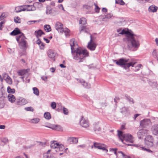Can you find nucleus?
<instances>
[{"label":"nucleus","mask_w":158,"mask_h":158,"mask_svg":"<svg viewBox=\"0 0 158 158\" xmlns=\"http://www.w3.org/2000/svg\"><path fill=\"white\" fill-rule=\"evenodd\" d=\"M5 102L3 97H0V108H3L4 106Z\"/></svg>","instance_id":"72a5a7b5"},{"label":"nucleus","mask_w":158,"mask_h":158,"mask_svg":"<svg viewBox=\"0 0 158 158\" xmlns=\"http://www.w3.org/2000/svg\"><path fill=\"white\" fill-rule=\"evenodd\" d=\"M2 142L6 144L8 143V140L7 138H4L2 139Z\"/></svg>","instance_id":"603ef678"},{"label":"nucleus","mask_w":158,"mask_h":158,"mask_svg":"<svg viewBox=\"0 0 158 158\" xmlns=\"http://www.w3.org/2000/svg\"><path fill=\"white\" fill-rule=\"evenodd\" d=\"M118 135L119 139L123 143L128 146L134 145L133 144H127L124 142L125 141L127 142L133 143L134 141V138L131 135L129 134H123L122 131H118Z\"/></svg>","instance_id":"20e7f679"},{"label":"nucleus","mask_w":158,"mask_h":158,"mask_svg":"<svg viewBox=\"0 0 158 158\" xmlns=\"http://www.w3.org/2000/svg\"><path fill=\"white\" fill-rule=\"evenodd\" d=\"M151 124V122L149 119H144L140 122V126L142 127H147Z\"/></svg>","instance_id":"9d476101"},{"label":"nucleus","mask_w":158,"mask_h":158,"mask_svg":"<svg viewBox=\"0 0 158 158\" xmlns=\"http://www.w3.org/2000/svg\"><path fill=\"white\" fill-rule=\"evenodd\" d=\"M33 6L35 8V10L36 8H39L41 7L42 6V5L40 2H35L34 3Z\"/></svg>","instance_id":"c9c22d12"},{"label":"nucleus","mask_w":158,"mask_h":158,"mask_svg":"<svg viewBox=\"0 0 158 158\" xmlns=\"http://www.w3.org/2000/svg\"><path fill=\"white\" fill-rule=\"evenodd\" d=\"M48 54L49 57L54 60L56 56V53L53 51L49 50L48 51Z\"/></svg>","instance_id":"b1692460"},{"label":"nucleus","mask_w":158,"mask_h":158,"mask_svg":"<svg viewBox=\"0 0 158 158\" xmlns=\"http://www.w3.org/2000/svg\"><path fill=\"white\" fill-rule=\"evenodd\" d=\"M157 9L158 7L153 5L150 6L148 8L149 11L152 12H156Z\"/></svg>","instance_id":"bb28decb"},{"label":"nucleus","mask_w":158,"mask_h":158,"mask_svg":"<svg viewBox=\"0 0 158 158\" xmlns=\"http://www.w3.org/2000/svg\"><path fill=\"white\" fill-rule=\"evenodd\" d=\"M128 35V46L129 48L131 50L133 48H138L140 45L139 41L138 40L140 38V36L134 34L132 32H129Z\"/></svg>","instance_id":"f03ea898"},{"label":"nucleus","mask_w":158,"mask_h":158,"mask_svg":"<svg viewBox=\"0 0 158 158\" xmlns=\"http://www.w3.org/2000/svg\"><path fill=\"white\" fill-rule=\"evenodd\" d=\"M32 89L33 91V93L37 96H39V92L38 89L36 87H33Z\"/></svg>","instance_id":"a19ab883"},{"label":"nucleus","mask_w":158,"mask_h":158,"mask_svg":"<svg viewBox=\"0 0 158 158\" xmlns=\"http://www.w3.org/2000/svg\"><path fill=\"white\" fill-rule=\"evenodd\" d=\"M25 7L22 6H17L15 8V11L16 13H19L23 11H25Z\"/></svg>","instance_id":"c85d7f7f"},{"label":"nucleus","mask_w":158,"mask_h":158,"mask_svg":"<svg viewBox=\"0 0 158 158\" xmlns=\"http://www.w3.org/2000/svg\"><path fill=\"white\" fill-rule=\"evenodd\" d=\"M50 151L49 150L47 152L44 154V158H56L53 155L50 154Z\"/></svg>","instance_id":"412c9836"},{"label":"nucleus","mask_w":158,"mask_h":158,"mask_svg":"<svg viewBox=\"0 0 158 158\" xmlns=\"http://www.w3.org/2000/svg\"><path fill=\"white\" fill-rule=\"evenodd\" d=\"M142 66V65L141 64H139L137 66L135 67V71H139L140 68H141V67Z\"/></svg>","instance_id":"3c124183"},{"label":"nucleus","mask_w":158,"mask_h":158,"mask_svg":"<svg viewBox=\"0 0 158 158\" xmlns=\"http://www.w3.org/2000/svg\"><path fill=\"white\" fill-rule=\"evenodd\" d=\"M153 141L152 137L151 135H148L145 138V144L148 146L150 147L152 146L153 144Z\"/></svg>","instance_id":"4468645a"},{"label":"nucleus","mask_w":158,"mask_h":158,"mask_svg":"<svg viewBox=\"0 0 158 158\" xmlns=\"http://www.w3.org/2000/svg\"><path fill=\"white\" fill-rule=\"evenodd\" d=\"M59 8L60 9L63 10H64L63 6L62 4H60L58 6Z\"/></svg>","instance_id":"0e129e2a"},{"label":"nucleus","mask_w":158,"mask_h":158,"mask_svg":"<svg viewBox=\"0 0 158 158\" xmlns=\"http://www.w3.org/2000/svg\"><path fill=\"white\" fill-rule=\"evenodd\" d=\"M127 32L126 31L124 30H121V32L119 33L120 34H127Z\"/></svg>","instance_id":"bf43d9fd"},{"label":"nucleus","mask_w":158,"mask_h":158,"mask_svg":"<svg viewBox=\"0 0 158 158\" xmlns=\"http://www.w3.org/2000/svg\"><path fill=\"white\" fill-rule=\"evenodd\" d=\"M94 4L93 2H90L87 4H85L83 6L84 9H86L89 10H91L93 9V7Z\"/></svg>","instance_id":"2eb2a0df"},{"label":"nucleus","mask_w":158,"mask_h":158,"mask_svg":"<svg viewBox=\"0 0 158 158\" xmlns=\"http://www.w3.org/2000/svg\"><path fill=\"white\" fill-rule=\"evenodd\" d=\"M45 30L47 32H48L51 31V28L49 25H45L44 26Z\"/></svg>","instance_id":"58836bf2"},{"label":"nucleus","mask_w":158,"mask_h":158,"mask_svg":"<svg viewBox=\"0 0 158 158\" xmlns=\"http://www.w3.org/2000/svg\"><path fill=\"white\" fill-rule=\"evenodd\" d=\"M115 3L121 5H124L125 3L123 0H115Z\"/></svg>","instance_id":"79ce46f5"},{"label":"nucleus","mask_w":158,"mask_h":158,"mask_svg":"<svg viewBox=\"0 0 158 158\" xmlns=\"http://www.w3.org/2000/svg\"><path fill=\"white\" fill-rule=\"evenodd\" d=\"M113 16V15L112 14L109 13H107L106 15H101L99 16V18L100 19H102V21H107L106 19H110Z\"/></svg>","instance_id":"dca6fc26"},{"label":"nucleus","mask_w":158,"mask_h":158,"mask_svg":"<svg viewBox=\"0 0 158 158\" xmlns=\"http://www.w3.org/2000/svg\"><path fill=\"white\" fill-rule=\"evenodd\" d=\"M149 131L145 129H141L139 130L137 133L138 137L139 139L142 138L143 136L148 134Z\"/></svg>","instance_id":"f8f14e48"},{"label":"nucleus","mask_w":158,"mask_h":158,"mask_svg":"<svg viewBox=\"0 0 158 158\" xmlns=\"http://www.w3.org/2000/svg\"><path fill=\"white\" fill-rule=\"evenodd\" d=\"M7 91L9 93L14 94L15 92V89H11L10 87L8 86L7 88Z\"/></svg>","instance_id":"ea45409f"},{"label":"nucleus","mask_w":158,"mask_h":158,"mask_svg":"<svg viewBox=\"0 0 158 158\" xmlns=\"http://www.w3.org/2000/svg\"><path fill=\"white\" fill-rule=\"evenodd\" d=\"M67 141L70 144L77 143L78 142V139L76 138L69 137L68 138Z\"/></svg>","instance_id":"a211bd4d"},{"label":"nucleus","mask_w":158,"mask_h":158,"mask_svg":"<svg viewBox=\"0 0 158 158\" xmlns=\"http://www.w3.org/2000/svg\"><path fill=\"white\" fill-rule=\"evenodd\" d=\"M36 21H29L27 22V24H28L30 25L31 24H32L35 23V22H36Z\"/></svg>","instance_id":"052dcab7"},{"label":"nucleus","mask_w":158,"mask_h":158,"mask_svg":"<svg viewBox=\"0 0 158 158\" xmlns=\"http://www.w3.org/2000/svg\"><path fill=\"white\" fill-rule=\"evenodd\" d=\"M139 2L143 3L145 2H150L152 0H137Z\"/></svg>","instance_id":"4d7b16f0"},{"label":"nucleus","mask_w":158,"mask_h":158,"mask_svg":"<svg viewBox=\"0 0 158 158\" xmlns=\"http://www.w3.org/2000/svg\"><path fill=\"white\" fill-rule=\"evenodd\" d=\"M80 124L81 126L85 128H87L89 125L88 120L85 118L83 116H82L81 119Z\"/></svg>","instance_id":"9b49d317"},{"label":"nucleus","mask_w":158,"mask_h":158,"mask_svg":"<svg viewBox=\"0 0 158 158\" xmlns=\"http://www.w3.org/2000/svg\"><path fill=\"white\" fill-rule=\"evenodd\" d=\"M50 71L52 72V73H54L55 71V69L53 68H51L50 69Z\"/></svg>","instance_id":"338daca9"},{"label":"nucleus","mask_w":158,"mask_h":158,"mask_svg":"<svg viewBox=\"0 0 158 158\" xmlns=\"http://www.w3.org/2000/svg\"><path fill=\"white\" fill-rule=\"evenodd\" d=\"M117 157L118 158H130V156L126 155L121 151L118 152Z\"/></svg>","instance_id":"5701e85b"},{"label":"nucleus","mask_w":158,"mask_h":158,"mask_svg":"<svg viewBox=\"0 0 158 158\" xmlns=\"http://www.w3.org/2000/svg\"><path fill=\"white\" fill-rule=\"evenodd\" d=\"M102 11L104 12H107V10L106 8H103L102 9Z\"/></svg>","instance_id":"774afa93"},{"label":"nucleus","mask_w":158,"mask_h":158,"mask_svg":"<svg viewBox=\"0 0 158 158\" xmlns=\"http://www.w3.org/2000/svg\"><path fill=\"white\" fill-rule=\"evenodd\" d=\"M63 113L64 114L67 115L69 113V111L66 108H65L64 107H63Z\"/></svg>","instance_id":"864d4df0"},{"label":"nucleus","mask_w":158,"mask_h":158,"mask_svg":"<svg viewBox=\"0 0 158 158\" xmlns=\"http://www.w3.org/2000/svg\"><path fill=\"white\" fill-rule=\"evenodd\" d=\"M16 38L20 48L23 50H26L28 47V43L24 34L21 33V34L16 36Z\"/></svg>","instance_id":"39448f33"},{"label":"nucleus","mask_w":158,"mask_h":158,"mask_svg":"<svg viewBox=\"0 0 158 158\" xmlns=\"http://www.w3.org/2000/svg\"><path fill=\"white\" fill-rule=\"evenodd\" d=\"M3 77L6 82L10 85L12 84V81L10 77L6 74L3 75Z\"/></svg>","instance_id":"6ab92c4d"},{"label":"nucleus","mask_w":158,"mask_h":158,"mask_svg":"<svg viewBox=\"0 0 158 158\" xmlns=\"http://www.w3.org/2000/svg\"><path fill=\"white\" fill-rule=\"evenodd\" d=\"M16 104L19 105H23L28 103L27 100L21 97H19L16 100Z\"/></svg>","instance_id":"ddd939ff"},{"label":"nucleus","mask_w":158,"mask_h":158,"mask_svg":"<svg viewBox=\"0 0 158 158\" xmlns=\"http://www.w3.org/2000/svg\"><path fill=\"white\" fill-rule=\"evenodd\" d=\"M87 23L86 20L84 18H82L80 19L79 20V24L85 25Z\"/></svg>","instance_id":"4c0bfd02"},{"label":"nucleus","mask_w":158,"mask_h":158,"mask_svg":"<svg viewBox=\"0 0 158 158\" xmlns=\"http://www.w3.org/2000/svg\"><path fill=\"white\" fill-rule=\"evenodd\" d=\"M70 44L73 58L78 62H82L85 58L88 56V52L86 49L80 47L76 48L77 44L75 42L74 39L70 40Z\"/></svg>","instance_id":"f257e3e1"},{"label":"nucleus","mask_w":158,"mask_h":158,"mask_svg":"<svg viewBox=\"0 0 158 158\" xmlns=\"http://www.w3.org/2000/svg\"><path fill=\"white\" fill-rule=\"evenodd\" d=\"M24 109L27 111L33 112L34 111V109L32 107H26L24 108Z\"/></svg>","instance_id":"09e8293b"},{"label":"nucleus","mask_w":158,"mask_h":158,"mask_svg":"<svg viewBox=\"0 0 158 158\" xmlns=\"http://www.w3.org/2000/svg\"><path fill=\"white\" fill-rule=\"evenodd\" d=\"M24 7H26L25 8L26 9L25 10L27 11H33L35 10V8L33 6V5H26L24 6Z\"/></svg>","instance_id":"a878e982"},{"label":"nucleus","mask_w":158,"mask_h":158,"mask_svg":"<svg viewBox=\"0 0 158 158\" xmlns=\"http://www.w3.org/2000/svg\"><path fill=\"white\" fill-rule=\"evenodd\" d=\"M39 46L41 49H43L44 48V45L43 43H42Z\"/></svg>","instance_id":"e2e57ef3"},{"label":"nucleus","mask_w":158,"mask_h":158,"mask_svg":"<svg viewBox=\"0 0 158 158\" xmlns=\"http://www.w3.org/2000/svg\"><path fill=\"white\" fill-rule=\"evenodd\" d=\"M52 127V129L53 130L59 131L62 130V127L60 125H53Z\"/></svg>","instance_id":"f704fd0d"},{"label":"nucleus","mask_w":158,"mask_h":158,"mask_svg":"<svg viewBox=\"0 0 158 158\" xmlns=\"http://www.w3.org/2000/svg\"><path fill=\"white\" fill-rule=\"evenodd\" d=\"M77 80L79 82L81 83L82 85L85 87L87 88H90V84L85 82L83 80L77 79Z\"/></svg>","instance_id":"f3484780"},{"label":"nucleus","mask_w":158,"mask_h":158,"mask_svg":"<svg viewBox=\"0 0 158 158\" xmlns=\"http://www.w3.org/2000/svg\"><path fill=\"white\" fill-rule=\"evenodd\" d=\"M44 34V32L40 29L37 31H35L34 32V34L37 38L41 36L42 35Z\"/></svg>","instance_id":"cd10ccee"},{"label":"nucleus","mask_w":158,"mask_h":158,"mask_svg":"<svg viewBox=\"0 0 158 158\" xmlns=\"http://www.w3.org/2000/svg\"><path fill=\"white\" fill-rule=\"evenodd\" d=\"M117 149L116 148L110 149V151H112L114 152V153L116 155L117 157H118V152H117Z\"/></svg>","instance_id":"49530a36"},{"label":"nucleus","mask_w":158,"mask_h":158,"mask_svg":"<svg viewBox=\"0 0 158 158\" xmlns=\"http://www.w3.org/2000/svg\"><path fill=\"white\" fill-rule=\"evenodd\" d=\"M151 130L153 134L156 135L158 134V124H155L152 127Z\"/></svg>","instance_id":"aec40b11"},{"label":"nucleus","mask_w":158,"mask_h":158,"mask_svg":"<svg viewBox=\"0 0 158 158\" xmlns=\"http://www.w3.org/2000/svg\"><path fill=\"white\" fill-rule=\"evenodd\" d=\"M149 84L152 87L158 89V84L157 83V82L150 81H149Z\"/></svg>","instance_id":"2f4dec72"},{"label":"nucleus","mask_w":158,"mask_h":158,"mask_svg":"<svg viewBox=\"0 0 158 158\" xmlns=\"http://www.w3.org/2000/svg\"><path fill=\"white\" fill-rule=\"evenodd\" d=\"M51 106L53 109H55L56 107V104L55 102H52L51 104Z\"/></svg>","instance_id":"5fc2aeb1"},{"label":"nucleus","mask_w":158,"mask_h":158,"mask_svg":"<svg viewBox=\"0 0 158 158\" xmlns=\"http://www.w3.org/2000/svg\"><path fill=\"white\" fill-rule=\"evenodd\" d=\"M14 21L16 23H20V19L19 18H17L16 19H14Z\"/></svg>","instance_id":"13d9d810"},{"label":"nucleus","mask_w":158,"mask_h":158,"mask_svg":"<svg viewBox=\"0 0 158 158\" xmlns=\"http://www.w3.org/2000/svg\"><path fill=\"white\" fill-rule=\"evenodd\" d=\"M36 43L37 44L40 45L42 42L39 39H38L36 41Z\"/></svg>","instance_id":"69168bd1"},{"label":"nucleus","mask_w":158,"mask_h":158,"mask_svg":"<svg viewBox=\"0 0 158 158\" xmlns=\"http://www.w3.org/2000/svg\"><path fill=\"white\" fill-rule=\"evenodd\" d=\"M80 32L81 33L82 32H87L88 31V29L87 27L85 26H81L79 28Z\"/></svg>","instance_id":"c756f323"},{"label":"nucleus","mask_w":158,"mask_h":158,"mask_svg":"<svg viewBox=\"0 0 158 158\" xmlns=\"http://www.w3.org/2000/svg\"><path fill=\"white\" fill-rule=\"evenodd\" d=\"M94 129L95 131H100L101 130V128L100 127L99 123H95L94 124Z\"/></svg>","instance_id":"7c9ffc66"},{"label":"nucleus","mask_w":158,"mask_h":158,"mask_svg":"<svg viewBox=\"0 0 158 158\" xmlns=\"http://www.w3.org/2000/svg\"><path fill=\"white\" fill-rule=\"evenodd\" d=\"M41 78L44 81H47L48 77L47 76H43L41 77Z\"/></svg>","instance_id":"680f3d73"},{"label":"nucleus","mask_w":158,"mask_h":158,"mask_svg":"<svg viewBox=\"0 0 158 158\" xmlns=\"http://www.w3.org/2000/svg\"><path fill=\"white\" fill-rule=\"evenodd\" d=\"M44 117L46 119H49L51 118V115L49 112H46L44 115Z\"/></svg>","instance_id":"37998d69"},{"label":"nucleus","mask_w":158,"mask_h":158,"mask_svg":"<svg viewBox=\"0 0 158 158\" xmlns=\"http://www.w3.org/2000/svg\"><path fill=\"white\" fill-rule=\"evenodd\" d=\"M56 29L60 33L63 34L64 33L66 37L69 36V33L70 31L68 28H63V24L59 22H57L55 24Z\"/></svg>","instance_id":"423d86ee"},{"label":"nucleus","mask_w":158,"mask_h":158,"mask_svg":"<svg viewBox=\"0 0 158 158\" xmlns=\"http://www.w3.org/2000/svg\"><path fill=\"white\" fill-rule=\"evenodd\" d=\"M42 126L52 129L53 125H51L50 123H45L44 125H42Z\"/></svg>","instance_id":"a18cd8bd"},{"label":"nucleus","mask_w":158,"mask_h":158,"mask_svg":"<svg viewBox=\"0 0 158 158\" xmlns=\"http://www.w3.org/2000/svg\"><path fill=\"white\" fill-rule=\"evenodd\" d=\"M129 111L128 108L124 107L121 109L120 112L123 114H125L127 113H128Z\"/></svg>","instance_id":"473e14b6"},{"label":"nucleus","mask_w":158,"mask_h":158,"mask_svg":"<svg viewBox=\"0 0 158 158\" xmlns=\"http://www.w3.org/2000/svg\"><path fill=\"white\" fill-rule=\"evenodd\" d=\"M113 61L115 62L117 65L121 66L126 70L129 69L130 66L134 67L136 63L135 62L133 61L128 63L129 62V59L124 58L120 59L118 60H113Z\"/></svg>","instance_id":"7ed1b4c3"},{"label":"nucleus","mask_w":158,"mask_h":158,"mask_svg":"<svg viewBox=\"0 0 158 158\" xmlns=\"http://www.w3.org/2000/svg\"><path fill=\"white\" fill-rule=\"evenodd\" d=\"M27 72V70H21L18 72L19 75L22 76Z\"/></svg>","instance_id":"c03bdc74"},{"label":"nucleus","mask_w":158,"mask_h":158,"mask_svg":"<svg viewBox=\"0 0 158 158\" xmlns=\"http://www.w3.org/2000/svg\"><path fill=\"white\" fill-rule=\"evenodd\" d=\"M40 121V119L39 118H35L31 119L30 122L31 123L36 124L38 123Z\"/></svg>","instance_id":"e433bc0d"},{"label":"nucleus","mask_w":158,"mask_h":158,"mask_svg":"<svg viewBox=\"0 0 158 158\" xmlns=\"http://www.w3.org/2000/svg\"><path fill=\"white\" fill-rule=\"evenodd\" d=\"M23 33L20 31L18 28H15L12 32L10 33V35H15L18 34L19 35Z\"/></svg>","instance_id":"4be33fe9"},{"label":"nucleus","mask_w":158,"mask_h":158,"mask_svg":"<svg viewBox=\"0 0 158 158\" xmlns=\"http://www.w3.org/2000/svg\"><path fill=\"white\" fill-rule=\"evenodd\" d=\"M0 16L2 18V19H3L7 17V15L5 13H2Z\"/></svg>","instance_id":"6e6d98bb"},{"label":"nucleus","mask_w":158,"mask_h":158,"mask_svg":"<svg viewBox=\"0 0 158 158\" xmlns=\"http://www.w3.org/2000/svg\"><path fill=\"white\" fill-rule=\"evenodd\" d=\"M92 148H97L99 149L105 151L106 153L108 152L106 146L104 144L98 143H94L93 145L91 146Z\"/></svg>","instance_id":"6e6552de"},{"label":"nucleus","mask_w":158,"mask_h":158,"mask_svg":"<svg viewBox=\"0 0 158 158\" xmlns=\"http://www.w3.org/2000/svg\"><path fill=\"white\" fill-rule=\"evenodd\" d=\"M90 40L88 43V48L91 51L94 50L97 46V44L95 43L94 38H93L91 35H90Z\"/></svg>","instance_id":"1a4fd4ad"},{"label":"nucleus","mask_w":158,"mask_h":158,"mask_svg":"<svg viewBox=\"0 0 158 158\" xmlns=\"http://www.w3.org/2000/svg\"><path fill=\"white\" fill-rule=\"evenodd\" d=\"M50 146L52 149H55L56 152L62 151L64 149V146L62 144H59L56 141L51 142Z\"/></svg>","instance_id":"0eeeda50"},{"label":"nucleus","mask_w":158,"mask_h":158,"mask_svg":"<svg viewBox=\"0 0 158 158\" xmlns=\"http://www.w3.org/2000/svg\"><path fill=\"white\" fill-rule=\"evenodd\" d=\"M52 9L50 7H47L46 11V13L47 15L50 14L52 12Z\"/></svg>","instance_id":"de8ad7c7"},{"label":"nucleus","mask_w":158,"mask_h":158,"mask_svg":"<svg viewBox=\"0 0 158 158\" xmlns=\"http://www.w3.org/2000/svg\"><path fill=\"white\" fill-rule=\"evenodd\" d=\"M94 5L95 6V8L94 9V10L95 12L96 13L99 12L100 8H99L98 7V6L97 5H96L95 3L94 4Z\"/></svg>","instance_id":"8fccbe9b"},{"label":"nucleus","mask_w":158,"mask_h":158,"mask_svg":"<svg viewBox=\"0 0 158 158\" xmlns=\"http://www.w3.org/2000/svg\"><path fill=\"white\" fill-rule=\"evenodd\" d=\"M7 98L9 101L12 103L14 102L16 100L15 96L13 95L10 94L8 95Z\"/></svg>","instance_id":"393cba45"}]
</instances>
